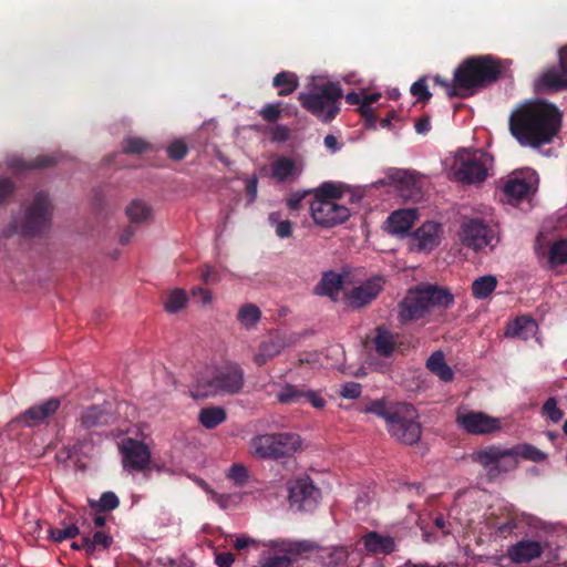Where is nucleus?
Returning a JSON list of instances; mask_svg holds the SVG:
<instances>
[{"instance_id":"obj_43","label":"nucleus","mask_w":567,"mask_h":567,"mask_svg":"<svg viewBox=\"0 0 567 567\" xmlns=\"http://www.w3.org/2000/svg\"><path fill=\"white\" fill-rule=\"evenodd\" d=\"M363 412L365 413H373L382 419L385 420V423L388 424L389 421L393 417V415H396V403L391 405H385L384 402L377 400L368 404Z\"/></svg>"},{"instance_id":"obj_31","label":"nucleus","mask_w":567,"mask_h":567,"mask_svg":"<svg viewBox=\"0 0 567 567\" xmlns=\"http://www.w3.org/2000/svg\"><path fill=\"white\" fill-rule=\"evenodd\" d=\"M502 189L508 202H518L528 195L530 185L523 178L511 177L504 182Z\"/></svg>"},{"instance_id":"obj_60","label":"nucleus","mask_w":567,"mask_h":567,"mask_svg":"<svg viewBox=\"0 0 567 567\" xmlns=\"http://www.w3.org/2000/svg\"><path fill=\"white\" fill-rule=\"evenodd\" d=\"M292 234V223L290 220H282L277 223L276 235L279 238H288Z\"/></svg>"},{"instance_id":"obj_15","label":"nucleus","mask_w":567,"mask_h":567,"mask_svg":"<svg viewBox=\"0 0 567 567\" xmlns=\"http://www.w3.org/2000/svg\"><path fill=\"white\" fill-rule=\"evenodd\" d=\"M460 236L463 245L480 250L491 245L494 231L486 223L476 218L463 223Z\"/></svg>"},{"instance_id":"obj_48","label":"nucleus","mask_w":567,"mask_h":567,"mask_svg":"<svg viewBox=\"0 0 567 567\" xmlns=\"http://www.w3.org/2000/svg\"><path fill=\"white\" fill-rule=\"evenodd\" d=\"M148 147V143L140 137H128L123 142V152L126 154H142Z\"/></svg>"},{"instance_id":"obj_22","label":"nucleus","mask_w":567,"mask_h":567,"mask_svg":"<svg viewBox=\"0 0 567 567\" xmlns=\"http://www.w3.org/2000/svg\"><path fill=\"white\" fill-rule=\"evenodd\" d=\"M537 331V322L527 315L519 316L509 321L505 329V336L527 340Z\"/></svg>"},{"instance_id":"obj_52","label":"nucleus","mask_w":567,"mask_h":567,"mask_svg":"<svg viewBox=\"0 0 567 567\" xmlns=\"http://www.w3.org/2000/svg\"><path fill=\"white\" fill-rule=\"evenodd\" d=\"M187 153H188V147L181 140H176L167 146V155L169 158H172L174 161L183 159L187 155Z\"/></svg>"},{"instance_id":"obj_21","label":"nucleus","mask_w":567,"mask_h":567,"mask_svg":"<svg viewBox=\"0 0 567 567\" xmlns=\"http://www.w3.org/2000/svg\"><path fill=\"white\" fill-rule=\"evenodd\" d=\"M567 89V72L559 69H550L544 72L536 82L538 93H550Z\"/></svg>"},{"instance_id":"obj_34","label":"nucleus","mask_w":567,"mask_h":567,"mask_svg":"<svg viewBox=\"0 0 567 567\" xmlns=\"http://www.w3.org/2000/svg\"><path fill=\"white\" fill-rule=\"evenodd\" d=\"M271 173L279 182H285L297 174L296 162L289 157L280 156L272 163Z\"/></svg>"},{"instance_id":"obj_45","label":"nucleus","mask_w":567,"mask_h":567,"mask_svg":"<svg viewBox=\"0 0 567 567\" xmlns=\"http://www.w3.org/2000/svg\"><path fill=\"white\" fill-rule=\"evenodd\" d=\"M111 543V536L103 532H96L92 538L84 537L82 539V547L87 554H92L96 546H101L102 548L106 549L110 547Z\"/></svg>"},{"instance_id":"obj_24","label":"nucleus","mask_w":567,"mask_h":567,"mask_svg":"<svg viewBox=\"0 0 567 567\" xmlns=\"http://www.w3.org/2000/svg\"><path fill=\"white\" fill-rule=\"evenodd\" d=\"M343 287V277L333 270L324 271L320 281L315 287V293L336 299Z\"/></svg>"},{"instance_id":"obj_64","label":"nucleus","mask_w":567,"mask_h":567,"mask_svg":"<svg viewBox=\"0 0 567 567\" xmlns=\"http://www.w3.org/2000/svg\"><path fill=\"white\" fill-rule=\"evenodd\" d=\"M215 560L218 567H230L235 561V557L231 553H220L216 555Z\"/></svg>"},{"instance_id":"obj_51","label":"nucleus","mask_w":567,"mask_h":567,"mask_svg":"<svg viewBox=\"0 0 567 567\" xmlns=\"http://www.w3.org/2000/svg\"><path fill=\"white\" fill-rule=\"evenodd\" d=\"M326 565L328 567H338L343 565L348 559V551L343 547L332 548L327 557Z\"/></svg>"},{"instance_id":"obj_11","label":"nucleus","mask_w":567,"mask_h":567,"mask_svg":"<svg viewBox=\"0 0 567 567\" xmlns=\"http://www.w3.org/2000/svg\"><path fill=\"white\" fill-rule=\"evenodd\" d=\"M456 423L463 431L472 435H488L502 429V422L498 417L472 410H458Z\"/></svg>"},{"instance_id":"obj_20","label":"nucleus","mask_w":567,"mask_h":567,"mask_svg":"<svg viewBox=\"0 0 567 567\" xmlns=\"http://www.w3.org/2000/svg\"><path fill=\"white\" fill-rule=\"evenodd\" d=\"M543 546L535 540H522L511 546L507 555L516 564L529 563L543 554Z\"/></svg>"},{"instance_id":"obj_23","label":"nucleus","mask_w":567,"mask_h":567,"mask_svg":"<svg viewBox=\"0 0 567 567\" xmlns=\"http://www.w3.org/2000/svg\"><path fill=\"white\" fill-rule=\"evenodd\" d=\"M58 163V156L54 154L39 155L31 162H27L19 156H12L8 159L7 165L16 172H24L29 169L47 168Z\"/></svg>"},{"instance_id":"obj_14","label":"nucleus","mask_w":567,"mask_h":567,"mask_svg":"<svg viewBox=\"0 0 567 567\" xmlns=\"http://www.w3.org/2000/svg\"><path fill=\"white\" fill-rule=\"evenodd\" d=\"M384 278L382 276H373L361 285L352 288L344 293L346 303L353 308L360 309L371 303L383 290Z\"/></svg>"},{"instance_id":"obj_12","label":"nucleus","mask_w":567,"mask_h":567,"mask_svg":"<svg viewBox=\"0 0 567 567\" xmlns=\"http://www.w3.org/2000/svg\"><path fill=\"white\" fill-rule=\"evenodd\" d=\"M122 455V464L126 471H144L151 463V451L146 444L132 437H126L118 443Z\"/></svg>"},{"instance_id":"obj_49","label":"nucleus","mask_w":567,"mask_h":567,"mask_svg":"<svg viewBox=\"0 0 567 567\" xmlns=\"http://www.w3.org/2000/svg\"><path fill=\"white\" fill-rule=\"evenodd\" d=\"M542 411L543 415L555 423L559 422L564 416L563 411L557 406V401L554 398H549L545 401Z\"/></svg>"},{"instance_id":"obj_25","label":"nucleus","mask_w":567,"mask_h":567,"mask_svg":"<svg viewBox=\"0 0 567 567\" xmlns=\"http://www.w3.org/2000/svg\"><path fill=\"white\" fill-rule=\"evenodd\" d=\"M372 364L367 357H344L343 362L338 364L337 369L344 375L361 378L371 372Z\"/></svg>"},{"instance_id":"obj_50","label":"nucleus","mask_w":567,"mask_h":567,"mask_svg":"<svg viewBox=\"0 0 567 567\" xmlns=\"http://www.w3.org/2000/svg\"><path fill=\"white\" fill-rule=\"evenodd\" d=\"M410 92L421 103H426L432 96L427 89L425 78H421L414 82L410 89Z\"/></svg>"},{"instance_id":"obj_58","label":"nucleus","mask_w":567,"mask_h":567,"mask_svg":"<svg viewBox=\"0 0 567 567\" xmlns=\"http://www.w3.org/2000/svg\"><path fill=\"white\" fill-rule=\"evenodd\" d=\"M362 388L359 383L355 382H347L342 385L340 390V395L344 399H358L361 395Z\"/></svg>"},{"instance_id":"obj_5","label":"nucleus","mask_w":567,"mask_h":567,"mask_svg":"<svg viewBox=\"0 0 567 567\" xmlns=\"http://www.w3.org/2000/svg\"><path fill=\"white\" fill-rule=\"evenodd\" d=\"M302 441L291 432L266 433L254 436L249 441V453L256 458L291 457L300 451Z\"/></svg>"},{"instance_id":"obj_57","label":"nucleus","mask_w":567,"mask_h":567,"mask_svg":"<svg viewBox=\"0 0 567 567\" xmlns=\"http://www.w3.org/2000/svg\"><path fill=\"white\" fill-rule=\"evenodd\" d=\"M228 477L238 485H243L248 478L247 468L241 464H234L228 471Z\"/></svg>"},{"instance_id":"obj_13","label":"nucleus","mask_w":567,"mask_h":567,"mask_svg":"<svg viewBox=\"0 0 567 567\" xmlns=\"http://www.w3.org/2000/svg\"><path fill=\"white\" fill-rule=\"evenodd\" d=\"M310 212L313 221L322 227L330 228L344 223L349 216V209L333 200L313 199L310 202Z\"/></svg>"},{"instance_id":"obj_47","label":"nucleus","mask_w":567,"mask_h":567,"mask_svg":"<svg viewBox=\"0 0 567 567\" xmlns=\"http://www.w3.org/2000/svg\"><path fill=\"white\" fill-rule=\"evenodd\" d=\"M341 197L340 189L332 183H323L315 193V199L333 200Z\"/></svg>"},{"instance_id":"obj_41","label":"nucleus","mask_w":567,"mask_h":567,"mask_svg":"<svg viewBox=\"0 0 567 567\" xmlns=\"http://www.w3.org/2000/svg\"><path fill=\"white\" fill-rule=\"evenodd\" d=\"M512 452L515 454L516 466L518 465L519 457L533 462H542L546 458V454L543 451L529 444L517 445L512 449Z\"/></svg>"},{"instance_id":"obj_56","label":"nucleus","mask_w":567,"mask_h":567,"mask_svg":"<svg viewBox=\"0 0 567 567\" xmlns=\"http://www.w3.org/2000/svg\"><path fill=\"white\" fill-rule=\"evenodd\" d=\"M259 114L265 121L275 123L281 115L280 104H267L259 111Z\"/></svg>"},{"instance_id":"obj_17","label":"nucleus","mask_w":567,"mask_h":567,"mask_svg":"<svg viewBox=\"0 0 567 567\" xmlns=\"http://www.w3.org/2000/svg\"><path fill=\"white\" fill-rule=\"evenodd\" d=\"M417 218V212L414 208L394 210L385 221V230L395 236H406Z\"/></svg>"},{"instance_id":"obj_36","label":"nucleus","mask_w":567,"mask_h":567,"mask_svg":"<svg viewBox=\"0 0 567 567\" xmlns=\"http://www.w3.org/2000/svg\"><path fill=\"white\" fill-rule=\"evenodd\" d=\"M496 286V277L492 275L480 277L472 284V295L476 299H485L495 290Z\"/></svg>"},{"instance_id":"obj_9","label":"nucleus","mask_w":567,"mask_h":567,"mask_svg":"<svg viewBox=\"0 0 567 567\" xmlns=\"http://www.w3.org/2000/svg\"><path fill=\"white\" fill-rule=\"evenodd\" d=\"M395 414L386 424L390 435L403 444L417 443L422 435L417 411L409 403H396Z\"/></svg>"},{"instance_id":"obj_28","label":"nucleus","mask_w":567,"mask_h":567,"mask_svg":"<svg viewBox=\"0 0 567 567\" xmlns=\"http://www.w3.org/2000/svg\"><path fill=\"white\" fill-rule=\"evenodd\" d=\"M264 545L274 548L277 553L295 557L302 553L311 551L315 549V545L306 540L291 542L287 539H277L270 540L269 543H266Z\"/></svg>"},{"instance_id":"obj_16","label":"nucleus","mask_w":567,"mask_h":567,"mask_svg":"<svg viewBox=\"0 0 567 567\" xmlns=\"http://www.w3.org/2000/svg\"><path fill=\"white\" fill-rule=\"evenodd\" d=\"M374 343L378 354H391L393 351L403 352L404 350L415 349V341L412 338L393 334L384 327L375 329Z\"/></svg>"},{"instance_id":"obj_19","label":"nucleus","mask_w":567,"mask_h":567,"mask_svg":"<svg viewBox=\"0 0 567 567\" xmlns=\"http://www.w3.org/2000/svg\"><path fill=\"white\" fill-rule=\"evenodd\" d=\"M60 404L58 398H51L42 404L28 409L18 417V421H23L28 426H34L53 415L59 410Z\"/></svg>"},{"instance_id":"obj_37","label":"nucleus","mask_w":567,"mask_h":567,"mask_svg":"<svg viewBox=\"0 0 567 567\" xmlns=\"http://www.w3.org/2000/svg\"><path fill=\"white\" fill-rule=\"evenodd\" d=\"M547 261L551 268L567 265V239H558L551 243Z\"/></svg>"},{"instance_id":"obj_62","label":"nucleus","mask_w":567,"mask_h":567,"mask_svg":"<svg viewBox=\"0 0 567 567\" xmlns=\"http://www.w3.org/2000/svg\"><path fill=\"white\" fill-rule=\"evenodd\" d=\"M290 132L286 126L278 125L271 131V138L276 142H286L289 138Z\"/></svg>"},{"instance_id":"obj_32","label":"nucleus","mask_w":567,"mask_h":567,"mask_svg":"<svg viewBox=\"0 0 567 567\" xmlns=\"http://www.w3.org/2000/svg\"><path fill=\"white\" fill-rule=\"evenodd\" d=\"M298 76L292 72H279L272 80V85L277 87L279 96L290 95L298 87Z\"/></svg>"},{"instance_id":"obj_3","label":"nucleus","mask_w":567,"mask_h":567,"mask_svg":"<svg viewBox=\"0 0 567 567\" xmlns=\"http://www.w3.org/2000/svg\"><path fill=\"white\" fill-rule=\"evenodd\" d=\"M502 61L491 54L465 59L456 68V82L466 97L497 82L504 74Z\"/></svg>"},{"instance_id":"obj_7","label":"nucleus","mask_w":567,"mask_h":567,"mask_svg":"<svg viewBox=\"0 0 567 567\" xmlns=\"http://www.w3.org/2000/svg\"><path fill=\"white\" fill-rule=\"evenodd\" d=\"M493 157L483 151H461L455 157L453 172L455 178L464 184L483 183L492 167Z\"/></svg>"},{"instance_id":"obj_26","label":"nucleus","mask_w":567,"mask_h":567,"mask_svg":"<svg viewBox=\"0 0 567 567\" xmlns=\"http://www.w3.org/2000/svg\"><path fill=\"white\" fill-rule=\"evenodd\" d=\"M318 496V488L308 477L299 478L290 486V497L295 502H299L301 506L310 502H316Z\"/></svg>"},{"instance_id":"obj_4","label":"nucleus","mask_w":567,"mask_h":567,"mask_svg":"<svg viewBox=\"0 0 567 567\" xmlns=\"http://www.w3.org/2000/svg\"><path fill=\"white\" fill-rule=\"evenodd\" d=\"M343 90L339 83L324 82L310 92H302L298 100L301 106L324 123L331 122L340 112Z\"/></svg>"},{"instance_id":"obj_10","label":"nucleus","mask_w":567,"mask_h":567,"mask_svg":"<svg viewBox=\"0 0 567 567\" xmlns=\"http://www.w3.org/2000/svg\"><path fill=\"white\" fill-rule=\"evenodd\" d=\"M203 392L198 395H234L241 391L244 386V372L237 364H229L218 368L213 377L199 383Z\"/></svg>"},{"instance_id":"obj_1","label":"nucleus","mask_w":567,"mask_h":567,"mask_svg":"<svg viewBox=\"0 0 567 567\" xmlns=\"http://www.w3.org/2000/svg\"><path fill=\"white\" fill-rule=\"evenodd\" d=\"M561 117L554 104L544 101L525 103L512 112L509 131L520 145L538 148L558 134Z\"/></svg>"},{"instance_id":"obj_59","label":"nucleus","mask_w":567,"mask_h":567,"mask_svg":"<svg viewBox=\"0 0 567 567\" xmlns=\"http://www.w3.org/2000/svg\"><path fill=\"white\" fill-rule=\"evenodd\" d=\"M199 485L212 495L213 501L216 502L221 508L225 509L228 507V503L231 498L230 495L217 494L216 492L210 489L209 486L203 480L199 481Z\"/></svg>"},{"instance_id":"obj_27","label":"nucleus","mask_w":567,"mask_h":567,"mask_svg":"<svg viewBox=\"0 0 567 567\" xmlns=\"http://www.w3.org/2000/svg\"><path fill=\"white\" fill-rule=\"evenodd\" d=\"M363 544L369 553L388 555L394 551L395 543L391 536H383L377 532H370L363 537Z\"/></svg>"},{"instance_id":"obj_6","label":"nucleus","mask_w":567,"mask_h":567,"mask_svg":"<svg viewBox=\"0 0 567 567\" xmlns=\"http://www.w3.org/2000/svg\"><path fill=\"white\" fill-rule=\"evenodd\" d=\"M53 205L45 192H38L19 223H14V231L22 237H41L51 228Z\"/></svg>"},{"instance_id":"obj_38","label":"nucleus","mask_w":567,"mask_h":567,"mask_svg":"<svg viewBox=\"0 0 567 567\" xmlns=\"http://www.w3.org/2000/svg\"><path fill=\"white\" fill-rule=\"evenodd\" d=\"M125 212L132 224L145 223L152 216L151 207L138 199L133 200Z\"/></svg>"},{"instance_id":"obj_40","label":"nucleus","mask_w":567,"mask_h":567,"mask_svg":"<svg viewBox=\"0 0 567 567\" xmlns=\"http://www.w3.org/2000/svg\"><path fill=\"white\" fill-rule=\"evenodd\" d=\"M307 390L299 389L292 384H286L277 393V399L284 404L300 403L306 398Z\"/></svg>"},{"instance_id":"obj_18","label":"nucleus","mask_w":567,"mask_h":567,"mask_svg":"<svg viewBox=\"0 0 567 567\" xmlns=\"http://www.w3.org/2000/svg\"><path fill=\"white\" fill-rule=\"evenodd\" d=\"M440 224L426 221L419 227L412 237L413 247L419 251H430L440 245Z\"/></svg>"},{"instance_id":"obj_61","label":"nucleus","mask_w":567,"mask_h":567,"mask_svg":"<svg viewBox=\"0 0 567 567\" xmlns=\"http://www.w3.org/2000/svg\"><path fill=\"white\" fill-rule=\"evenodd\" d=\"M303 400L308 401L316 409H321L326 404L324 399L321 398L318 392L312 390H307L306 398Z\"/></svg>"},{"instance_id":"obj_44","label":"nucleus","mask_w":567,"mask_h":567,"mask_svg":"<svg viewBox=\"0 0 567 567\" xmlns=\"http://www.w3.org/2000/svg\"><path fill=\"white\" fill-rule=\"evenodd\" d=\"M433 81H434V84H436L445 90L446 95L450 99H452V97L466 99V94L464 93V90L458 87V84L456 82V70L454 71L452 82L442 78L441 75H435L433 78Z\"/></svg>"},{"instance_id":"obj_53","label":"nucleus","mask_w":567,"mask_h":567,"mask_svg":"<svg viewBox=\"0 0 567 567\" xmlns=\"http://www.w3.org/2000/svg\"><path fill=\"white\" fill-rule=\"evenodd\" d=\"M118 498L114 493L106 492L96 504L92 503V506H97L101 511H112L118 506Z\"/></svg>"},{"instance_id":"obj_54","label":"nucleus","mask_w":567,"mask_h":567,"mask_svg":"<svg viewBox=\"0 0 567 567\" xmlns=\"http://www.w3.org/2000/svg\"><path fill=\"white\" fill-rule=\"evenodd\" d=\"M14 192L16 184L10 178H0V207L10 199Z\"/></svg>"},{"instance_id":"obj_39","label":"nucleus","mask_w":567,"mask_h":567,"mask_svg":"<svg viewBox=\"0 0 567 567\" xmlns=\"http://www.w3.org/2000/svg\"><path fill=\"white\" fill-rule=\"evenodd\" d=\"M261 318V311L254 303H245L240 307L237 319L246 328H252Z\"/></svg>"},{"instance_id":"obj_2","label":"nucleus","mask_w":567,"mask_h":567,"mask_svg":"<svg viewBox=\"0 0 567 567\" xmlns=\"http://www.w3.org/2000/svg\"><path fill=\"white\" fill-rule=\"evenodd\" d=\"M454 305L453 293L445 287L434 284H420L409 289L399 303L401 322L419 320L435 311H443Z\"/></svg>"},{"instance_id":"obj_63","label":"nucleus","mask_w":567,"mask_h":567,"mask_svg":"<svg viewBox=\"0 0 567 567\" xmlns=\"http://www.w3.org/2000/svg\"><path fill=\"white\" fill-rule=\"evenodd\" d=\"M258 544V540H256L255 538H251L249 536H239L235 539L234 542V547L237 549V550H241V549H245L249 546H255Z\"/></svg>"},{"instance_id":"obj_46","label":"nucleus","mask_w":567,"mask_h":567,"mask_svg":"<svg viewBox=\"0 0 567 567\" xmlns=\"http://www.w3.org/2000/svg\"><path fill=\"white\" fill-rule=\"evenodd\" d=\"M48 533H49L50 539H52L56 543H60L64 539L75 537L76 535L80 534V529L75 525H70V526H66L65 528H61V529L49 528Z\"/></svg>"},{"instance_id":"obj_42","label":"nucleus","mask_w":567,"mask_h":567,"mask_svg":"<svg viewBox=\"0 0 567 567\" xmlns=\"http://www.w3.org/2000/svg\"><path fill=\"white\" fill-rule=\"evenodd\" d=\"M187 302V295L185 290L176 288L171 291L164 302L165 310L169 313L181 311Z\"/></svg>"},{"instance_id":"obj_29","label":"nucleus","mask_w":567,"mask_h":567,"mask_svg":"<svg viewBox=\"0 0 567 567\" xmlns=\"http://www.w3.org/2000/svg\"><path fill=\"white\" fill-rule=\"evenodd\" d=\"M416 183L413 173L406 169L390 168L386 172L385 178L380 181L382 185H395L401 190H410Z\"/></svg>"},{"instance_id":"obj_8","label":"nucleus","mask_w":567,"mask_h":567,"mask_svg":"<svg viewBox=\"0 0 567 567\" xmlns=\"http://www.w3.org/2000/svg\"><path fill=\"white\" fill-rule=\"evenodd\" d=\"M471 460L485 471L488 481L498 478L502 474L516 468L515 454L512 449L499 445H488L471 454Z\"/></svg>"},{"instance_id":"obj_30","label":"nucleus","mask_w":567,"mask_h":567,"mask_svg":"<svg viewBox=\"0 0 567 567\" xmlns=\"http://www.w3.org/2000/svg\"><path fill=\"white\" fill-rule=\"evenodd\" d=\"M113 421V415L100 406H91L81 415V424L85 429L107 425Z\"/></svg>"},{"instance_id":"obj_35","label":"nucleus","mask_w":567,"mask_h":567,"mask_svg":"<svg viewBox=\"0 0 567 567\" xmlns=\"http://www.w3.org/2000/svg\"><path fill=\"white\" fill-rule=\"evenodd\" d=\"M426 368L444 382L452 381L454 377L453 369L445 361V357H429Z\"/></svg>"},{"instance_id":"obj_55","label":"nucleus","mask_w":567,"mask_h":567,"mask_svg":"<svg viewBox=\"0 0 567 567\" xmlns=\"http://www.w3.org/2000/svg\"><path fill=\"white\" fill-rule=\"evenodd\" d=\"M292 557L288 555H277L265 558L261 563V567H290L292 564Z\"/></svg>"},{"instance_id":"obj_33","label":"nucleus","mask_w":567,"mask_h":567,"mask_svg":"<svg viewBox=\"0 0 567 567\" xmlns=\"http://www.w3.org/2000/svg\"><path fill=\"white\" fill-rule=\"evenodd\" d=\"M198 420L206 429H214L225 422L226 411L221 406L205 408L199 411Z\"/></svg>"}]
</instances>
